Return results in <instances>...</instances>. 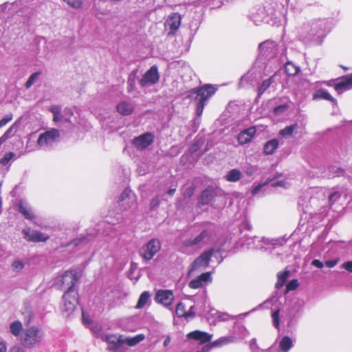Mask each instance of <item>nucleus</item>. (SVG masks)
<instances>
[{"label":"nucleus","mask_w":352,"mask_h":352,"mask_svg":"<svg viewBox=\"0 0 352 352\" xmlns=\"http://www.w3.org/2000/svg\"><path fill=\"white\" fill-rule=\"evenodd\" d=\"M314 100H325L331 102L333 104H337V100L325 89H317L313 94Z\"/></svg>","instance_id":"c756f323"},{"label":"nucleus","mask_w":352,"mask_h":352,"mask_svg":"<svg viewBox=\"0 0 352 352\" xmlns=\"http://www.w3.org/2000/svg\"><path fill=\"white\" fill-rule=\"evenodd\" d=\"M195 235L183 241L186 248H201L210 243L216 236L217 226L211 222H204L196 227Z\"/></svg>","instance_id":"20e7f679"},{"label":"nucleus","mask_w":352,"mask_h":352,"mask_svg":"<svg viewBox=\"0 0 352 352\" xmlns=\"http://www.w3.org/2000/svg\"><path fill=\"white\" fill-rule=\"evenodd\" d=\"M195 189V188L193 185L188 186L186 184L183 186L182 190L184 197L186 198H190L193 195Z\"/></svg>","instance_id":"8fccbe9b"},{"label":"nucleus","mask_w":352,"mask_h":352,"mask_svg":"<svg viewBox=\"0 0 352 352\" xmlns=\"http://www.w3.org/2000/svg\"><path fill=\"white\" fill-rule=\"evenodd\" d=\"M160 75L157 65L151 66L142 76L140 80V85L142 87L157 84L160 80Z\"/></svg>","instance_id":"2eb2a0df"},{"label":"nucleus","mask_w":352,"mask_h":352,"mask_svg":"<svg viewBox=\"0 0 352 352\" xmlns=\"http://www.w3.org/2000/svg\"><path fill=\"white\" fill-rule=\"evenodd\" d=\"M217 87L210 84H205L196 88H192L186 94V98L195 102V112L197 118L194 119L195 124L199 125L205 105L207 101L216 93Z\"/></svg>","instance_id":"f03ea898"},{"label":"nucleus","mask_w":352,"mask_h":352,"mask_svg":"<svg viewBox=\"0 0 352 352\" xmlns=\"http://www.w3.org/2000/svg\"><path fill=\"white\" fill-rule=\"evenodd\" d=\"M174 299L173 292L170 289H159L156 292L155 296L156 302L162 305L170 310L173 309Z\"/></svg>","instance_id":"dca6fc26"},{"label":"nucleus","mask_w":352,"mask_h":352,"mask_svg":"<svg viewBox=\"0 0 352 352\" xmlns=\"http://www.w3.org/2000/svg\"><path fill=\"white\" fill-rule=\"evenodd\" d=\"M345 175V170L336 165H331L328 167L327 176L329 178L344 177Z\"/></svg>","instance_id":"72a5a7b5"},{"label":"nucleus","mask_w":352,"mask_h":352,"mask_svg":"<svg viewBox=\"0 0 352 352\" xmlns=\"http://www.w3.org/2000/svg\"><path fill=\"white\" fill-rule=\"evenodd\" d=\"M17 210L20 214L27 220L32 221L36 218L35 213L30 204L23 199L19 201Z\"/></svg>","instance_id":"412c9836"},{"label":"nucleus","mask_w":352,"mask_h":352,"mask_svg":"<svg viewBox=\"0 0 352 352\" xmlns=\"http://www.w3.org/2000/svg\"><path fill=\"white\" fill-rule=\"evenodd\" d=\"M233 334L234 335L235 340L236 338L245 339L250 335V332L245 326L236 322L233 327Z\"/></svg>","instance_id":"7c9ffc66"},{"label":"nucleus","mask_w":352,"mask_h":352,"mask_svg":"<svg viewBox=\"0 0 352 352\" xmlns=\"http://www.w3.org/2000/svg\"><path fill=\"white\" fill-rule=\"evenodd\" d=\"M117 111L122 116L131 115L135 109L134 104L128 101H121L116 106Z\"/></svg>","instance_id":"cd10ccee"},{"label":"nucleus","mask_w":352,"mask_h":352,"mask_svg":"<svg viewBox=\"0 0 352 352\" xmlns=\"http://www.w3.org/2000/svg\"><path fill=\"white\" fill-rule=\"evenodd\" d=\"M160 204V199L157 196L153 197L150 203V208L151 210H154L159 207Z\"/></svg>","instance_id":"0e129e2a"},{"label":"nucleus","mask_w":352,"mask_h":352,"mask_svg":"<svg viewBox=\"0 0 352 352\" xmlns=\"http://www.w3.org/2000/svg\"><path fill=\"white\" fill-rule=\"evenodd\" d=\"M186 311L185 310V305L182 302H179L177 303L175 309V314L176 315L181 318L184 317L185 318Z\"/></svg>","instance_id":"864d4df0"},{"label":"nucleus","mask_w":352,"mask_h":352,"mask_svg":"<svg viewBox=\"0 0 352 352\" xmlns=\"http://www.w3.org/2000/svg\"><path fill=\"white\" fill-rule=\"evenodd\" d=\"M287 182L285 180L280 181H275L273 179H267L266 182L263 183L258 184L257 185H254L252 186L251 193L252 195H256L259 192L265 190V188L270 186L272 188L276 187H285Z\"/></svg>","instance_id":"aec40b11"},{"label":"nucleus","mask_w":352,"mask_h":352,"mask_svg":"<svg viewBox=\"0 0 352 352\" xmlns=\"http://www.w3.org/2000/svg\"><path fill=\"white\" fill-rule=\"evenodd\" d=\"M298 127V126L297 123L287 126L279 131V135L284 138L291 136L293 134L294 130L297 129Z\"/></svg>","instance_id":"a18cd8bd"},{"label":"nucleus","mask_w":352,"mask_h":352,"mask_svg":"<svg viewBox=\"0 0 352 352\" xmlns=\"http://www.w3.org/2000/svg\"><path fill=\"white\" fill-rule=\"evenodd\" d=\"M242 177V173L237 168L231 169L225 176L226 181L229 182H236Z\"/></svg>","instance_id":"58836bf2"},{"label":"nucleus","mask_w":352,"mask_h":352,"mask_svg":"<svg viewBox=\"0 0 352 352\" xmlns=\"http://www.w3.org/2000/svg\"><path fill=\"white\" fill-rule=\"evenodd\" d=\"M114 230H116V228L113 225L107 221H101L96 226L94 233L88 232L86 234H80L68 243L66 247H72L80 250L88 245L95 235L100 233L105 236L111 235Z\"/></svg>","instance_id":"39448f33"},{"label":"nucleus","mask_w":352,"mask_h":352,"mask_svg":"<svg viewBox=\"0 0 352 352\" xmlns=\"http://www.w3.org/2000/svg\"><path fill=\"white\" fill-rule=\"evenodd\" d=\"M293 346L292 339L289 336H285L279 342V352H288Z\"/></svg>","instance_id":"c9c22d12"},{"label":"nucleus","mask_w":352,"mask_h":352,"mask_svg":"<svg viewBox=\"0 0 352 352\" xmlns=\"http://www.w3.org/2000/svg\"><path fill=\"white\" fill-rule=\"evenodd\" d=\"M284 66L285 71L288 76H295L300 72V67L287 59L282 65Z\"/></svg>","instance_id":"473e14b6"},{"label":"nucleus","mask_w":352,"mask_h":352,"mask_svg":"<svg viewBox=\"0 0 352 352\" xmlns=\"http://www.w3.org/2000/svg\"><path fill=\"white\" fill-rule=\"evenodd\" d=\"M13 118L12 113L6 114L1 120H0V128H2L10 122Z\"/></svg>","instance_id":"052dcab7"},{"label":"nucleus","mask_w":352,"mask_h":352,"mask_svg":"<svg viewBox=\"0 0 352 352\" xmlns=\"http://www.w3.org/2000/svg\"><path fill=\"white\" fill-rule=\"evenodd\" d=\"M204 2L210 9L220 8L223 3V0H204Z\"/></svg>","instance_id":"09e8293b"},{"label":"nucleus","mask_w":352,"mask_h":352,"mask_svg":"<svg viewBox=\"0 0 352 352\" xmlns=\"http://www.w3.org/2000/svg\"><path fill=\"white\" fill-rule=\"evenodd\" d=\"M60 137V131L56 129H51L40 134L37 144L40 147L47 148L51 146Z\"/></svg>","instance_id":"4468645a"},{"label":"nucleus","mask_w":352,"mask_h":352,"mask_svg":"<svg viewBox=\"0 0 352 352\" xmlns=\"http://www.w3.org/2000/svg\"><path fill=\"white\" fill-rule=\"evenodd\" d=\"M273 14L274 12L271 8L259 6L251 12L249 17L251 21L258 25L261 22L268 23V16L272 17Z\"/></svg>","instance_id":"f8f14e48"},{"label":"nucleus","mask_w":352,"mask_h":352,"mask_svg":"<svg viewBox=\"0 0 352 352\" xmlns=\"http://www.w3.org/2000/svg\"><path fill=\"white\" fill-rule=\"evenodd\" d=\"M341 267L349 272H352V260L343 263Z\"/></svg>","instance_id":"338daca9"},{"label":"nucleus","mask_w":352,"mask_h":352,"mask_svg":"<svg viewBox=\"0 0 352 352\" xmlns=\"http://www.w3.org/2000/svg\"><path fill=\"white\" fill-rule=\"evenodd\" d=\"M23 331L22 323L19 320L12 322L10 324V331L14 336H19Z\"/></svg>","instance_id":"c03bdc74"},{"label":"nucleus","mask_w":352,"mask_h":352,"mask_svg":"<svg viewBox=\"0 0 352 352\" xmlns=\"http://www.w3.org/2000/svg\"><path fill=\"white\" fill-rule=\"evenodd\" d=\"M225 250L221 247H215L209 248L204 251L190 265L188 273H192L198 268H206L209 265L211 257L215 254H221L225 252Z\"/></svg>","instance_id":"0eeeda50"},{"label":"nucleus","mask_w":352,"mask_h":352,"mask_svg":"<svg viewBox=\"0 0 352 352\" xmlns=\"http://www.w3.org/2000/svg\"><path fill=\"white\" fill-rule=\"evenodd\" d=\"M272 318L273 322V325L275 328L278 329L280 326V309H277L272 311Z\"/></svg>","instance_id":"603ef678"},{"label":"nucleus","mask_w":352,"mask_h":352,"mask_svg":"<svg viewBox=\"0 0 352 352\" xmlns=\"http://www.w3.org/2000/svg\"><path fill=\"white\" fill-rule=\"evenodd\" d=\"M278 244L277 239H269L265 237H261V245L263 250H268L274 248L275 245Z\"/></svg>","instance_id":"37998d69"},{"label":"nucleus","mask_w":352,"mask_h":352,"mask_svg":"<svg viewBox=\"0 0 352 352\" xmlns=\"http://www.w3.org/2000/svg\"><path fill=\"white\" fill-rule=\"evenodd\" d=\"M50 111L53 114V120L54 122H58L63 119V116L61 114V107L58 105H52L50 107Z\"/></svg>","instance_id":"49530a36"},{"label":"nucleus","mask_w":352,"mask_h":352,"mask_svg":"<svg viewBox=\"0 0 352 352\" xmlns=\"http://www.w3.org/2000/svg\"><path fill=\"white\" fill-rule=\"evenodd\" d=\"M287 60V47L282 43L268 39L259 43L258 55L251 69L241 78L240 83L250 80H257L278 71Z\"/></svg>","instance_id":"f257e3e1"},{"label":"nucleus","mask_w":352,"mask_h":352,"mask_svg":"<svg viewBox=\"0 0 352 352\" xmlns=\"http://www.w3.org/2000/svg\"><path fill=\"white\" fill-rule=\"evenodd\" d=\"M78 296L77 292L72 291L65 292L63 294L62 311L65 316H69L75 310L78 302Z\"/></svg>","instance_id":"9d476101"},{"label":"nucleus","mask_w":352,"mask_h":352,"mask_svg":"<svg viewBox=\"0 0 352 352\" xmlns=\"http://www.w3.org/2000/svg\"><path fill=\"white\" fill-rule=\"evenodd\" d=\"M78 281V277L74 270L65 271L62 276H58L55 280L56 284L58 285L62 289L73 292H76L74 287Z\"/></svg>","instance_id":"6e6552de"},{"label":"nucleus","mask_w":352,"mask_h":352,"mask_svg":"<svg viewBox=\"0 0 352 352\" xmlns=\"http://www.w3.org/2000/svg\"><path fill=\"white\" fill-rule=\"evenodd\" d=\"M352 88V74L343 76L340 82L335 85V90L340 94L342 91L351 89Z\"/></svg>","instance_id":"bb28decb"},{"label":"nucleus","mask_w":352,"mask_h":352,"mask_svg":"<svg viewBox=\"0 0 352 352\" xmlns=\"http://www.w3.org/2000/svg\"><path fill=\"white\" fill-rule=\"evenodd\" d=\"M219 189L212 185L208 186L200 193L197 202L200 206H206L212 203L215 197L218 195Z\"/></svg>","instance_id":"f3484780"},{"label":"nucleus","mask_w":352,"mask_h":352,"mask_svg":"<svg viewBox=\"0 0 352 352\" xmlns=\"http://www.w3.org/2000/svg\"><path fill=\"white\" fill-rule=\"evenodd\" d=\"M144 338V335L142 333L138 334L134 337H127L125 339H124V344H126L129 346H133L143 341Z\"/></svg>","instance_id":"79ce46f5"},{"label":"nucleus","mask_w":352,"mask_h":352,"mask_svg":"<svg viewBox=\"0 0 352 352\" xmlns=\"http://www.w3.org/2000/svg\"><path fill=\"white\" fill-rule=\"evenodd\" d=\"M21 122V119L16 120L0 137V146L6 142L8 139L12 138L16 133Z\"/></svg>","instance_id":"c85d7f7f"},{"label":"nucleus","mask_w":352,"mask_h":352,"mask_svg":"<svg viewBox=\"0 0 352 352\" xmlns=\"http://www.w3.org/2000/svg\"><path fill=\"white\" fill-rule=\"evenodd\" d=\"M137 70H133L127 79V92L132 93L136 90Z\"/></svg>","instance_id":"4c0bfd02"},{"label":"nucleus","mask_w":352,"mask_h":352,"mask_svg":"<svg viewBox=\"0 0 352 352\" xmlns=\"http://www.w3.org/2000/svg\"><path fill=\"white\" fill-rule=\"evenodd\" d=\"M327 21L325 19H315L305 24L300 36L306 44L320 45L326 36Z\"/></svg>","instance_id":"7ed1b4c3"},{"label":"nucleus","mask_w":352,"mask_h":352,"mask_svg":"<svg viewBox=\"0 0 352 352\" xmlns=\"http://www.w3.org/2000/svg\"><path fill=\"white\" fill-rule=\"evenodd\" d=\"M44 338V331L41 328L32 326L25 328L23 331L21 341L23 345L27 348H31L40 344Z\"/></svg>","instance_id":"423d86ee"},{"label":"nucleus","mask_w":352,"mask_h":352,"mask_svg":"<svg viewBox=\"0 0 352 352\" xmlns=\"http://www.w3.org/2000/svg\"><path fill=\"white\" fill-rule=\"evenodd\" d=\"M41 74V72H35L33 74H32L25 84V88L26 89L30 88L33 85V84L36 82V80L38 78Z\"/></svg>","instance_id":"de8ad7c7"},{"label":"nucleus","mask_w":352,"mask_h":352,"mask_svg":"<svg viewBox=\"0 0 352 352\" xmlns=\"http://www.w3.org/2000/svg\"><path fill=\"white\" fill-rule=\"evenodd\" d=\"M250 347L252 352H256L258 349V346L256 344V338H252L250 342Z\"/></svg>","instance_id":"774afa93"},{"label":"nucleus","mask_w":352,"mask_h":352,"mask_svg":"<svg viewBox=\"0 0 352 352\" xmlns=\"http://www.w3.org/2000/svg\"><path fill=\"white\" fill-rule=\"evenodd\" d=\"M151 300V294L148 291L143 292L138 300L135 308L138 309H142Z\"/></svg>","instance_id":"a19ab883"},{"label":"nucleus","mask_w":352,"mask_h":352,"mask_svg":"<svg viewBox=\"0 0 352 352\" xmlns=\"http://www.w3.org/2000/svg\"><path fill=\"white\" fill-rule=\"evenodd\" d=\"M339 262V258H335L333 260H329L324 262V265L329 268H333Z\"/></svg>","instance_id":"69168bd1"},{"label":"nucleus","mask_w":352,"mask_h":352,"mask_svg":"<svg viewBox=\"0 0 352 352\" xmlns=\"http://www.w3.org/2000/svg\"><path fill=\"white\" fill-rule=\"evenodd\" d=\"M187 338L188 340H195L199 344H203L210 342L212 338V334L199 330H195L188 333Z\"/></svg>","instance_id":"5701e85b"},{"label":"nucleus","mask_w":352,"mask_h":352,"mask_svg":"<svg viewBox=\"0 0 352 352\" xmlns=\"http://www.w3.org/2000/svg\"><path fill=\"white\" fill-rule=\"evenodd\" d=\"M118 204L121 210H127L136 207V196L129 188H126L118 199Z\"/></svg>","instance_id":"9b49d317"},{"label":"nucleus","mask_w":352,"mask_h":352,"mask_svg":"<svg viewBox=\"0 0 352 352\" xmlns=\"http://www.w3.org/2000/svg\"><path fill=\"white\" fill-rule=\"evenodd\" d=\"M277 77L276 72L272 76H270L268 78L263 80L261 85L258 87L257 89V95L258 97H261V95L274 83L276 82V78Z\"/></svg>","instance_id":"2f4dec72"},{"label":"nucleus","mask_w":352,"mask_h":352,"mask_svg":"<svg viewBox=\"0 0 352 352\" xmlns=\"http://www.w3.org/2000/svg\"><path fill=\"white\" fill-rule=\"evenodd\" d=\"M289 274H290V271L287 269L284 270L283 272L278 273V274H277L278 280L275 285V287L276 289H278L283 287L285 285L286 281H287Z\"/></svg>","instance_id":"ea45409f"},{"label":"nucleus","mask_w":352,"mask_h":352,"mask_svg":"<svg viewBox=\"0 0 352 352\" xmlns=\"http://www.w3.org/2000/svg\"><path fill=\"white\" fill-rule=\"evenodd\" d=\"M155 140V135L152 132H145L138 136L133 138L131 144L138 151H144L148 148Z\"/></svg>","instance_id":"ddd939ff"},{"label":"nucleus","mask_w":352,"mask_h":352,"mask_svg":"<svg viewBox=\"0 0 352 352\" xmlns=\"http://www.w3.org/2000/svg\"><path fill=\"white\" fill-rule=\"evenodd\" d=\"M298 286V282L297 279H292L290 280L287 284H286V291H293L295 290Z\"/></svg>","instance_id":"13d9d810"},{"label":"nucleus","mask_w":352,"mask_h":352,"mask_svg":"<svg viewBox=\"0 0 352 352\" xmlns=\"http://www.w3.org/2000/svg\"><path fill=\"white\" fill-rule=\"evenodd\" d=\"M15 156V153L13 152H8L4 155L1 159L0 163L5 166L9 163V162Z\"/></svg>","instance_id":"4d7b16f0"},{"label":"nucleus","mask_w":352,"mask_h":352,"mask_svg":"<svg viewBox=\"0 0 352 352\" xmlns=\"http://www.w3.org/2000/svg\"><path fill=\"white\" fill-rule=\"evenodd\" d=\"M257 171V167L256 166L249 165L245 168V174L248 176H252Z\"/></svg>","instance_id":"680f3d73"},{"label":"nucleus","mask_w":352,"mask_h":352,"mask_svg":"<svg viewBox=\"0 0 352 352\" xmlns=\"http://www.w3.org/2000/svg\"><path fill=\"white\" fill-rule=\"evenodd\" d=\"M181 15L173 13L166 20L164 25L167 31V37H173L181 25Z\"/></svg>","instance_id":"6ab92c4d"},{"label":"nucleus","mask_w":352,"mask_h":352,"mask_svg":"<svg viewBox=\"0 0 352 352\" xmlns=\"http://www.w3.org/2000/svg\"><path fill=\"white\" fill-rule=\"evenodd\" d=\"M217 318L219 321H227L230 320V318H234L236 316H230L228 313L226 312H217Z\"/></svg>","instance_id":"bf43d9fd"},{"label":"nucleus","mask_w":352,"mask_h":352,"mask_svg":"<svg viewBox=\"0 0 352 352\" xmlns=\"http://www.w3.org/2000/svg\"><path fill=\"white\" fill-rule=\"evenodd\" d=\"M24 238L32 242H45L49 239V236L43 234L41 231L33 230L30 232V229H24L22 231Z\"/></svg>","instance_id":"4be33fe9"},{"label":"nucleus","mask_w":352,"mask_h":352,"mask_svg":"<svg viewBox=\"0 0 352 352\" xmlns=\"http://www.w3.org/2000/svg\"><path fill=\"white\" fill-rule=\"evenodd\" d=\"M277 302H278V297L276 295L272 296L270 298H269L268 299H267L265 301H264L263 303L259 304L258 306L253 308L251 311L239 314L237 316L238 317L247 316L250 313L255 311L256 310H258V309H261V308L272 309V307L276 305Z\"/></svg>","instance_id":"a878e982"},{"label":"nucleus","mask_w":352,"mask_h":352,"mask_svg":"<svg viewBox=\"0 0 352 352\" xmlns=\"http://www.w3.org/2000/svg\"><path fill=\"white\" fill-rule=\"evenodd\" d=\"M11 267L14 272H19L24 268L25 264L22 261L16 259L13 261Z\"/></svg>","instance_id":"5fc2aeb1"},{"label":"nucleus","mask_w":352,"mask_h":352,"mask_svg":"<svg viewBox=\"0 0 352 352\" xmlns=\"http://www.w3.org/2000/svg\"><path fill=\"white\" fill-rule=\"evenodd\" d=\"M341 197V194L336 190L331 191L329 195V202L331 205L334 204L337 200H338Z\"/></svg>","instance_id":"6e6d98bb"},{"label":"nucleus","mask_w":352,"mask_h":352,"mask_svg":"<svg viewBox=\"0 0 352 352\" xmlns=\"http://www.w3.org/2000/svg\"><path fill=\"white\" fill-rule=\"evenodd\" d=\"M104 340L109 344V350L111 352H124V340L122 336L115 334L106 335Z\"/></svg>","instance_id":"a211bd4d"},{"label":"nucleus","mask_w":352,"mask_h":352,"mask_svg":"<svg viewBox=\"0 0 352 352\" xmlns=\"http://www.w3.org/2000/svg\"><path fill=\"white\" fill-rule=\"evenodd\" d=\"M161 247L162 244L160 239L152 238L140 248L139 250L140 256L147 263L161 250Z\"/></svg>","instance_id":"1a4fd4ad"},{"label":"nucleus","mask_w":352,"mask_h":352,"mask_svg":"<svg viewBox=\"0 0 352 352\" xmlns=\"http://www.w3.org/2000/svg\"><path fill=\"white\" fill-rule=\"evenodd\" d=\"M256 132L255 126H250L241 132L238 135L237 140L240 144L244 145L249 143Z\"/></svg>","instance_id":"393cba45"},{"label":"nucleus","mask_w":352,"mask_h":352,"mask_svg":"<svg viewBox=\"0 0 352 352\" xmlns=\"http://www.w3.org/2000/svg\"><path fill=\"white\" fill-rule=\"evenodd\" d=\"M212 281V277L210 272H204L198 276L196 278L191 280L188 286L191 289H199L202 287L204 284L210 283Z\"/></svg>","instance_id":"b1692460"},{"label":"nucleus","mask_w":352,"mask_h":352,"mask_svg":"<svg viewBox=\"0 0 352 352\" xmlns=\"http://www.w3.org/2000/svg\"><path fill=\"white\" fill-rule=\"evenodd\" d=\"M278 140L276 138L267 141L263 146V153L265 155H272L278 146Z\"/></svg>","instance_id":"e433bc0d"},{"label":"nucleus","mask_w":352,"mask_h":352,"mask_svg":"<svg viewBox=\"0 0 352 352\" xmlns=\"http://www.w3.org/2000/svg\"><path fill=\"white\" fill-rule=\"evenodd\" d=\"M68 5L74 8H78L80 7L82 2L80 0H63Z\"/></svg>","instance_id":"e2e57ef3"},{"label":"nucleus","mask_w":352,"mask_h":352,"mask_svg":"<svg viewBox=\"0 0 352 352\" xmlns=\"http://www.w3.org/2000/svg\"><path fill=\"white\" fill-rule=\"evenodd\" d=\"M289 108L287 104H280L274 107L273 113L276 116H280L284 113Z\"/></svg>","instance_id":"3c124183"},{"label":"nucleus","mask_w":352,"mask_h":352,"mask_svg":"<svg viewBox=\"0 0 352 352\" xmlns=\"http://www.w3.org/2000/svg\"><path fill=\"white\" fill-rule=\"evenodd\" d=\"M261 237L256 236H249L246 239L244 245L248 249H261Z\"/></svg>","instance_id":"f704fd0d"}]
</instances>
